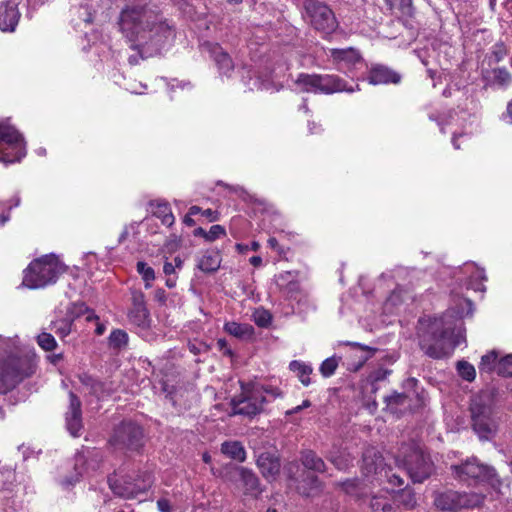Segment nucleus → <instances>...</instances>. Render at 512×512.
<instances>
[{"label": "nucleus", "instance_id": "nucleus-1", "mask_svg": "<svg viewBox=\"0 0 512 512\" xmlns=\"http://www.w3.org/2000/svg\"><path fill=\"white\" fill-rule=\"evenodd\" d=\"M103 2L118 3L129 2L122 9L118 26L120 32L142 58L153 57L165 50L174 39L171 25L146 4L140 5L142 0H102Z\"/></svg>", "mask_w": 512, "mask_h": 512}, {"label": "nucleus", "instance_id": "nucleus-2", "mask_svg": "<svg viewBox=\"0 0 512 512\" xmlns=\"http://www.w3.org/2000/svg\"><path fill=\"white\" fill-rule=\"evenodd\" d=\"M456 309L439 318L423 317L419 320L417 333L421 349L432 358H443L465 341L460 319L473 313L469 299H454Z\"/></svg>", "mask_w": 512, "mask_h": 512}, {"label": "nucleus", "instance_id": "nucleus-3", "mask_svg": "<svg viewBox=\"0 0 512 512\" xmlns=\"http://www.w3.org/2000/svg\"><path fill=\"white\" fill-rule=\"evenodd\" d=\"M282 395L277 387L259 383H241V393L232 400L234 414L253 417L263 411L266 403Z\"/></svg>", "mask_w": 512, "mask_h": 512}, {"label": "nucleus", "instance_id": "nucleus-4", "mask_svg": "<svg viewBox=\"0 0 512 512\" xmlns=\"http://www.w3.org/2000/svg\"><path fill=\"white\" fill-rule=\"evenodd\" d=\"M472 426L481 440H490L498 429L495 416L494 399L490 392H481L474 396L470 405Z\"/></svg>", "mask_w": 512, "mask_h": 512}, {"label": "nucleus", "instance_id": "nucleus-5", "mask_svg": "<svg viewBox=\"0 0 512 512\" xmlns=\"http://www.w3.org/2000/svg\"><path fill=\"white\" fill-rule=\"evenodd\" d=\"M34 372L35 365L28 357H20L12 350L0 353V394H6Z\"/></svg>", "mask_w": 512, "mask_h": 512}, {"label": "nucleus", "instance_id": "nucleus-6", "mask_svg": "<svg viewBox=\"0 0 512 512\" xmlns=\"http://www.w3.org/2000/svg\"><path fill=\"white\" fill-rule=\"evenodd\" d=\"M398 468L403 467L413 482H423L433 470L430 458L415 442L403 444L395 458Z\"/></svg>", "mask_w": 512, "mask_h": 512}, {"label": "nucleus", "instance_id": "nucleus-7", "mask_svg": "<svg viewBox=\"0 0 512 512\" xmlns=\"http://www.w3.org/2000/svg\"><path fill=\"white\" fill-rule=\"evenodd\" d=\"M65 266L53 254L45 255L30 263L25 270L23 285L31 289L43 288L56 282Z\"/></svg>", "mask_w": 512, "mask_h": 512}, {"label": "nucleus", "instance_id": "nucleus-8", "mask_svg": "<svg viewBox=\"0 0 512 512\" xmlns=\"http://www.w3.org/2000/svg\"><path fill=\"white\" fill-rule=\"evenodd\" d=\"M295 83L300 91L315 94L352 93L359 90L358 84L348 85L339 76L332 74H300Z\"/></svg>", "mask_w": 512, "mask_h": 512}, {"label": "nucleus", "instance_id": "nucleus-9", "mask_svg": "<svg viewBox=\"0 0 512 512\" xmlns=\"http://www.w3.org/2000/svg\"><path fill=\"white\" fill-rule=\"evenodd\" d=\"M26 155L22 134L8 121L0 122V162L14 163Z\"/></svg>", "mask_w": 512, "mask_h": 512}, {"label": "nucleus", "instance_id": "nucleus-10", "mask_svg": "<svg viewBox=\"0 0 512 512\" xmlns=\"http://www.w3.org/2000/svg\"><path fill=\"white\" fill-rule=\"evenodd\" d=\"M382 462L383 457L375 448H367L363 453L362 464V471L365 476L368 477L374 474L376 475L377 481L380 483L386 481L392 488L401 487L404 484V480L401 475L397 472H393V468L383 465Z\"/></svg>", "mask_w": 512, "mask_h": 512}, {"label": "nucleus", "instance_id": "nucleus-11", "mask_svg": "<svg viewBox=\"0 0 512 512\" xmlns=\"http://www.w3.org/2000/svg\"><path fill=\"white\" fill-rule=\"evenodd\" d=\"M451 468L455 477L464 483L488 482L493 487L500 484L494 468L479 463L474 457Z\"/></svg>", "mask_w": 512, "mask_h": 512}, {"label": "nucleus", "instance_id": "nucleus-12", "mask_svg": "<svg viewBox=\"0 0 512 512\" xmlns=\"http://www.w3.org/2000/svg\"><path fill=\"white\" fill-rule=\"evenodd\" d=\"M152 478L149 473L143 477L132 479L131 477L122 478L121 480L113 477L108 478L110 489L119 497L125 499L143 500L149 488L152 486Z\"/></svg>", "mask_w": 512, "mask_h": 512}, {"label": "nucleus", "instance_id": "nucleus-13", "mask_svg": "<svg viewBox=\"0 0 512 512\" xmlns=\"http://www.w3.org/2000/svg\"><path fill=\"white\" fill-rule=\"evenodd\" d=\"M304 8L311 25L324 35H330L338 28L334 12L326 4L317 0H308Z\"/></svg>", "mask_w": 512, "mask_h": 512}, {"label": "nucleus", "instance_id": "nucleus-14", "mask_svg": "<svg viewBox=\"0 0 512 512\" xmlns=\"http://www.w3.org/2000/svg\"><path fill=\"white\" fill-rule=\"evenodd\" d=\"M484 496L475 492L446 491L435 498V505L445 511H457L462 508H474L481 505Z\"/></svg>", "mask_w": 512, "mask_h": 512}, {"label": "nucleus", "instance_id": "nucleus-15", "mask_svg": "<svg viewBox=\"0 0 512 512\" xmlns=\"http://www.w3.org/2000/svg\"><path fill=\"white\" fill-rule=\"evenodd\" d=\"M143 438L142 428L133 422H122L114 431L111 443L128 449H138Z\"/></svg>", "mask_w": 512, "mask_h": 512}, {"label": "nucleus", "instance_id": "nucleus-16", "mask_svg": "<svg viewBox=\"0 0 512 512\" xmlns=\"http://www.w3.org/2000/svg\"><path fill=\"white\" fill-rule=\"evenodd\" d=\"M326 55L330 57L338 70L347 71L363 64V59L354 48L328 49Z\"/></svg>", "mask_w": 512, "mask_h": 512}, {"label": "nucleus", "instance_id": "nucleus-17", "mask_svg": "<svg viewBox=\"0 0 512 512\" xmlns=\"http://www.w3.org/2000/svg\"><path fill=\"white\" fill-rule=\"evenodd\" d=\"M131 323L139 327H146L149 323V311L146 306L145 295L140 290L131 291V308L128 312Z\"/></svg>", "mask_w": 512, "mask_h": 512}, {"label": "nucleus", "instance_id": "nucleus-18", "mask_svg": "<svg viewBox=\"0 0 512 512\" xmlns=\"http://www.w3.org/2000/svg\"><path fill=\"white\" fill-rule=\"evenodd\" d=\"M94 456H96L95 451H87V455L85 454V452L77 453L75 455V464H74L76 475L71 478H65L61 482V485L64 488H68L69 486L78 482L80 477H82L84 474H88V468H91L92 470H95L96 468H98L99 465L93 459Z\"/></svg>", "mask_w": 512, "mask_h": 512}, {"label": "nucleus", "instance_id": "nucleus-19", "mask_svg": "<svg viewBox=\"0 0 512 512\" xmlns=\"http://www.w3.org/2000/svg\"><path fill=\"white\" fill-rule=\"evenodd\" d=\"M66 426L72 436H80L82 430L81 402L73 392H70V405L66 413Z\"/></svg>", "mask_w": 512, "mask_h": 512}, {"label": "nucleus", "instance_id": "nucleus-20", "mask_svg": "<svg viewBox=\"0 0 512 512\" xmlns=\"http://www.w3.org/2000/svg\"><path fill=\"white\" fill-rule=\"evenodd\" d=\"M203 48L213 58L219 72L222 75L230 76V72L234 69V64L229 54L217 43H205Z\"/></svg>", "mask_w": 512, "mask_h": 512}, {"label": "nucleus", "instance_id": "nucleus-21", "mask_svg": "<svg viewBox=\"0 0 512 512\" xmlns=\"http://www.w3.org/2000/svg\"><path fill=\"white\" fill-rule=\"evenodd\" d=\"M19 11L15 2L8 1L0 8V29L3 32L15 30L19 21Z\"/></svg>", "mask_w": 512, "mask_h": 512}, {"label": "nucleus", "instance_id": "nucleus-22", "mask_svg": "<svg viewBox=\"0 0 512 512\" xmlns=\"http://www.w3.org/2000/svg\"><path fill=\"white\" fill-rule=\"evenodd\" d=\"M467 275L466 285L468 289L483 292L485 290L483 282L486 280L485 271L474 263H466L462 269Z\"/></svg>", "mask_w": 512, "mask_h": 512}, {"label": "nucleus", "instance_id": "nucleus-23", "mask_svg": "<svg viewBox=\"0 0 512 512\" xmlns=\"http://www.w3.org/2000/svg\"><path fill=\"white\" fill-rule=\"evenodd\" d=\"M368 80L369 83L373 85L398 83L400 81V76L387 67L375 66L371 69Z\"/></svg>", "mask_w": 512, "mask_h": 512}, {"label": "nucleus", "instance_id": "nucleus-24", "mask_svg": "<svg viewBox=\"0 0 512 512\" xmlns=\"http://www.w3.org/2000/svg\"><path fill=\"white\" fill-rule=\"evenodd\" d=\"M512 84V74L505 67L491 70L487 85L494 89L506 90Z\"/></svg>", "mask_w": 512, "mask_h": 512}, {"label": "nucleus", "instance_id": "nucleus-25", "mask_svg": "<svg viewBox=\"0 0 512 512\" xmlns=\"http://www.w3.org/2000/svg\"><path fill=\"white\" fill-rule=\"evenodd\" d=\"M257 465L267 479H274L280 471L279 460L269 453H262L257 459Z\"/></svg>", "mask_w": 512, "mask_h": 512}, {"label": "nucleus", "instance_id": "nucleus-26", "mask_svg": "<svg viewBox=\"0 0 512 512\" xmlns=\"http://www.w3.org/2000/svg\"><path fill=\"white\" fill-rule=\"evenodd\" d=\"M221 264V255L218 251L207 250L198 258V268L203 272H215Z\"/></svg>", "mask_w": 512, "mask_h": 512}, {"label": "nucleus", "instance_id": "nucleus-27", "mask_svg": "<svg viewBox=\"0 0 512 512\" xmlns=\"http://www.w3.org/2000/svg\"><path fill=\"white\" fill-rule=\"evenodd\" d=\"M152 214L161 219L163 225L170 227L175 221V217L167 202L156 200L150 203Z\"/></svg>", "mask_w": 512, "mask_h": 512}, {"label": "nucleus", "instance_id": "nucleus-28", "mask_svg": "<svg viewBox=\"0 0 512 512\" xmlns=\"http://www.w3.org/2000/svg\"><path fill=\"white\" fill-rule=\"evenodd\" d=\"M239 473L241 482L244 487V493L253 497H257L261 493L257 476L252 471L243 467L239 469Z\"/></svg>", "mask_w": 512, "mask_h": 512}, {"label": "nucleus", "instance_id": "nucleus-29", "mask_svg": "<svg viewBox=\"0 0 512 512\" xmlns=\"http://www.w3.org/2000/svg\"><path fill=\"white\" fill-rule=\"evenodd\" d=\"M221 452L227 457L244 462L246 459V451L243 445L238 441H226L221 445Z\"/></svg>", "mask_w": 512, "mask_h": 512}, {"label": "nucleus", "instance_id": "nucleus-30", "mask_svg": "<svg viewBox=\"0 0 512 512\" xmlns=\"http://www.w3.org/2000/svg\"><path fill=\"white\" fill-rule=\"evenodd\" d=\"M289 368L292 372L296 373L297 377L304 386H308L311 383L310 375L313 371L309 364L301 361L293 360L289 364Z\"/></svg>", "mask_w": 512, "mask_h": 512}, {"label": "nucleus", "instance_id": "nucleus-31", "mask_svg": "<svg viewBox=\"0 0 512 512\" xmlns=\"http://www.w3.org/2000/svg\"><path fill=\"white\" fill-rule=\"evenodd\" d=\"M129 336L122 329H115L110 333L108 338L109 347L114 350H122L128 345Z\"/></svg>", "mask_w": 512, "mask_h": 512}, {"label": "nucleus", "instance_id": "nucleus-32", "mask_svg": "<svg viewBox=\"0 0 512 512\" xmlns=\"http://www.w3.org/2000/svg\"><path fill=\"white\" fill-rule=\"evenodd\" d=\"M302 463L307 469L316 472H323L325 468L324 461L313 451H306L302 454Z\"/></svg>", "mask_w": 512, "mask_h": 512}, {"label": "nucleus", "instance_id": "nucleus-33", "mask_svg": "<svg viewBox=\"0 0 512 512\" xmlns=\"http://www.w3.org/2000/svg\"><path fill=\"white\" fill-rule=\"evenodd\" d=\"M373 512H400L398 507L393 506L387 497L374 496L370 502Z\"/></svg>", "mask_w": 512, "mask_h": 512}, {"label": "nucleus", "instance_id": "nucleus-34", "mask_svg": "<svg viewBox=\"0 0 512 512\" xmlns=\"http://www.w3.org/2000/svg\"><path fill=\"white\" fill-rule=\"evenodd\" d=\"M136 270L141 275L143 281L145 282V288H151L152 282L155 280L154 269L148 266L147 263L139 261L137 262Z\"/></svg>", "mask_w": 512, "mask_h": 512}, {"label": "nucleus", "instance_id": "nucleus-35", "mask_svg": "<svg viewBox=\"0 0 512 512\" xmlns=\"http://www.w3.org/2000/svg\"><path fill=\"white\" fill-rule=\"evenodd\" d=\"M72 321L69 318H62L51 322V330L59 337L65 338L71 332Z\"/></svg>", "mask_w": 512, "mask_h": 512}, {"label": "nucleus", "instance_id": "nucleus-36", "mask_svg": "<svg viewBox=\"0 0 512 512\" xmlns=\"http://www.w3.org/2000/svg\"><path fill=\"white\" fill-rule=\"evenodd\" d=\"M498 362V355L495 351H491L482 356L481 362L479 364L480 372H492L496 371V366Z\"/></svg>", "mask_w": 512, "mask_h": 512}, {"label": "nucleus", "instance_id": "nucleus-37", "mask_svg": "<svg viewBox=\"0 0 512 512\" xmlns=\"http://www.w3.org/2000/svg\"><path fill=\"white\" fill-rule=\"evenodd\" d=\"M401 290H394L384 303V312L393 314L402 303Z\"/></svg>", "mask_w": 512, "mask_h": 512}, {"label": "nucleus", "instance_id": "nucleus-38", "mask_svg": "<svg viewBox=\"0 0 512 512\" xmlns=\"http://www.w3.org/2000/svg\"><path fill=\"white\" fill-rule=\"evenodd\" d=\"M224 330L236 337H243L250 333L251 327L248 325L239 324L237 322H227L224 325Z\"/></svg>", "mask_w": 512, "mask_h": 512}, {"label": "nucleus", "instance_id": "nucleus-39", "mask_svg": "<svg viewBox=\"0 0 512 512\" xmlns=\"http://www.w3.org/2000/svg\"><path fill=\"white\" fill-rule=\"evenodd\" d=\"M496 372L498 375L504 377L512 376V354L506 355L498 360Z\"/></svg>", "mask_w": 512, "mask_h": 512}, {"label": "nucleus", "instance_id": "nucleus-40", "mask_svg": "<svg viewBox=\"0 0 512 512\" xmlns=\"http://www.w3.org/2000/svg\"><path fill=\"white\" fill-rule=\"evenodd\" d=\"M340 358L336 356L325 359L320 365V372L324 377H330L334 374L339 365Z\"/></svg>", "mask_w": 512, "mask_h": 512}, {"label": "nucleus", "instance_id": "nucleus-41", "mask_svg": "<svg viewBox=\"0 0 512 512\" xmlns=\"http://www.w3.org/2000/svg\"><path fill=\"white\" fill-rule=\"evenodd\" d=\"M457 371L459 375L466 381H473L476 376L475 368L467 361H459L457 363Z\"/></svg>", "mask_w": 512, "mask_h": 512}, {"label": "nucleus", "instance_id": "nucleus-42", "mask_svg": "<svg viewBox=\"0 0 512 512\" xmlns=\"http://www.w3.org/2000/svg\"><path fill=\"white\" fill-rule=\"evenodd\" d=\"M37 343L45 351H52L57 347L55 338L47 332H42L37 336Z\"/></svg>", "mask_w": 512, "mask_h": 512}, {"label": "nucleus", "instance_id": "nucleus-43", "mask_svg": "<svg viewBox=\"0 0 512 512\" xmlns=\"http://www.w3.org/2000/svg\"><path fill=\"white\" fill-rule=\"evenodd\" d=\"M253 319L259 327H267L272 320L271 314L265 309H256L253 313Z\"/></svg>", "mask_w": 512, "mask_h": 512}, {"label": "nucleus", "instance_id": "nucleus-44", "mask_svg": "<svg viewBox=\"0 0 512 512\" xmlns=\"http://www.w3.org/2000/svg\"><path fill=\"white\" fill-rule=\"evenodd\" d=\"M287 298L298 300V295L301 293L300 285L296 280V277L292 279L290 283L287 284L285 288L281 290Z\"/></svg>", "mask_w": 512, "mask_h": 512}, {"label": "nucleus", "instance_id": "nucleus-45", "mask_svg": "<svg viewBox=\"0 0 512 512\" xmlns=\"http://www.w3.org/2000/svg\"><path fill=\"white\" fill-rule=\"evenodd\" d=\"M393 9H398L404 14H410L412 9V0H385Z\"/></svg>", "mask_w": 512, "mask_h": 512}, {"label": "nucleus", "instance_id": "nucleus-46", "mask_svg": "<svg viewBox=\"0 0 512 512\" xmlns=\"http://www.w3.org/2000/svg\"><path fill=\"white\" fill-rule=\"evenodd\" d=\"M330 460L339 470L347 469L349 464L351 463V458L347 454H339L337 456L332 455Z\"/></svg>", "mask_w": 512, "mask_h": 512}, {"label": "nucleus", "instance_id": "nucleus-47", "mask_svg": "<svg viewBox=\"0 0 512 512\" xmlns=\"http://www.w3.org/2000/svg\"><path fill=\"white\" fill-rule=\"evenodd\" d=\"M347 345H350L354 350L355 352H361V355L358 357L359 358V363L356 367V369H358L360 366H362L369 358V355L367 353L368 351V348L359 344V343H356V342H347L346 343Z\"/></svg>", "mask_w": 512, "mask_h": 512}, {"label": "nucleus", "instance_id": "nucleus-48", "mask_svg": "<svg viewBox=\"0 0 512 512\" xmlns=\"http://www.w3.org/2000/svg\"><path fill=\"white\" fill-rule=\"evenodd\" d=\"M295 276L296 275L290 271L281 272L275 276V283L277 287L282 290L292 281L293 278H295Z\"/></svg>", "mask_w": 512, "mask_h": 512}, {"label": "nucleus", "instance_id": "nucleus-49", "mask_svg": "<svg viewBox=\"0 0 512 512\" xmlns=\"http://www.w3.org/2000/svg\"><path fill=\"white\" fill-rule=\"evenodd\" d=\"M225 235H226V231L223 226L213 225L210 227L209 231H207L205 240L212 242V241H214L220 237H223Z\"/></svg>", "mask_w": 512, "mask_h": 512}, {"label": "nucleus", "instance_id": "nucleus-50", "mask_svg": "<svg viewBox=\"0 0 512 512\" xmlns=\"http://www.w3.org/2000/svg\"><path fill=\"white\" fill-rule=\"evenodd\" d=\"M399 502H401L405 507L412 508L416 504V499L414 493L410 490H405L399 495Z\"/></svg>", "mask_w": 512, "mask_h": 512}, {"label": "nucleus", "instance_id": "nucleus-51", "mask_svg": "<svg viewBox=\"0 0 512 512\" xmlns=\"http://www.w3.org/2000/svg\"><path fill=\"white\" fill-rule=\"evenodd\" d=\"M406 400H407V396L405 394H401V393H395L391 396L386 397L387 405L391 409H394L393 408L394 405H404Z\"/></svg>", "mask_w": 512, "mask_h": 512}, {"label": "nucleus", "instance_id": "nucleus-52", "mask_svg": "<svg viewBox=\"0 0 512 512\" xmlns=\"http://www.w3.org/2000/svg\"><path fill=\"white\" fill-rule=\"evenodd\" d=\"M81 381L86 384V385H91V390L92 392L98 397L100 398V394H99V390L101 388V384L99 382H96L94 381L93 379H91L90 377L88 376H84L83 378L81 377Z\"/></svg>", "mask_w": 512, "mask_h": 512}, {"label": "nucleus", "instance_id": "nucleus-53", "mask_svg": "<svg viewBox=\"0 0 512 512\" xmlns=\"http://www.w3.org/2000/svg\"><path fill=\"white\" fill-rule=\"evenodd\" d=\"M247 85L250 90L267 89V87H268V85L265 82L260 81L259 78H255V79L250 78Z\"/></svg>", "mask_w": 512, "mask_h": 512}, {"label": "nucleus", "instance_id": "nucleus-54", "mask_svg": "<svg viewBox=\"0 0 512 512\" xmlns=\"http://www.w3.org/2000/svg\"><path fill=\"white\" fill-rule=\"evenodd\" d=\"M344 489L348 494L359 496V494L356 491L357 488V482L356 481H347L343 483Z\"/></svg>", "mask_w": 512, "mask_h": 512}, {"label": "nucleus", "instance_id": "nucleus-55", "mask_svg": "<svg viewBox=\"0 0 512 512\" xmlns=\"http://www.w3.org/2000/svg\"><path fill=\"white\" fill-rule=\"evenodd\" d=\"M493 54H494L495 60L497 62L501 61L504 58L505 54H506L505 47L502 44L501 45H496L494 47Z\"/></svg>", "mask_w": 512, "mask_h": 512}, {"label": "nucleus", "instance_id": "nucleus-56", "mask_svg": "<svg viewBox=\"0 0 512 512\" xmlns=\"http://www.w3.org/2000/svg\"><path fill=\"white\" fill-rule=\"evenodd\" d=\"M502 120L508 124H512V100L508 102L506 111L502 114Z\"/></svg>", "mask_w": 512, "mask_h": 512}, {"label": "nucleus", "instance_id": "nucleus-57", "mask_svg": "<svg viewBox=\"0 0 512 512\" xmlns=\"http://www.w3.org/2000/svg\"><path fill=\"white\" fill-rule=\"evenodd\" d=\"M157 506L160 512H171L170 503L166 499H159L157 501Z\"/></svg>", "mask_w": 512, "mask_h": 512}, {"label": "nucleus", "instance_id": "nucleus-58", "mask_svg": "<svg viewBox=\"0 0 512 512\" xmlns=\"http://www.w3.org/2000/svg\"><path fill=\"white\" fill-rule=\"evenodd\" d=\"M163 272L165 275L170 276L172 274H175L176 269L172 262H165L163 266Z\"/></svg>", "mask_w": 512, "mask_h": 512}, {"label": "nucleus", "instance_id": "nucleus-59", "mask_svg": "<svg viewBox=\"0 0 512 512\" xmlns=\"http://www.w3.org/2000/svg\"><path fill=\"white\" fill-rule=\"evenodd\" d=\"M173 265L176 270H181L183 267V260L179 256H176L173 260Z\"/></svg>", "mask_w": 512, "mask_h": 512}, {"label": "nucleus", "instance_id": "nucleus-60", "mask_svg": "<svg viewBox=\"0 0 512 512\" xmlns=\"http://www.w3.org/2000/svg\"><path fill=\"white\" fill-rule=\"evenodd\" d=\"M268 245H269V247H271L274 250H278V248H279L278 241L274 237H271L268 239Z\"/></svg>", "mask_w": 512, "mask_h": 512}, {"label": "nucleus", "instance_id": "nucleus-61", "mask_svg": "<svg viewBox=\"0 0 512 512\" xmlns=\"http://www.w3.org/2000/svg\"><path fill=\"white\" fill-rule=\"evenodd\" d=\"M250 263L256 267L260 266L262 263V258L260 256H253L250 258Z\"/></svg>", "mask_w": 512, "mask_h": 512}, {"label": "nucleus", "instance_id": "nucleus-62", "mask_svg": "<svg viewBox=\"0 0 512 512\" xmlns=\"http://www.w3.org/2000/svg\"><path fill=\"white\" fill-rule=\"evenodd\" d=\"M177 277H168L166 280V286L168 288H174L176 286Z\"/></svg>", "mask_w": 512, "mask_h": 512}, {"label": "nucleus", "instance_id": "nucleus-63", "mask_svg": "<svg viewBox=\"0 0 512 512\" xmlns=\"http://www.w3.org/2000/svg\"><path fill=\"white\" fill-rule=\"evenodd\" d=\"M236 249L239 253H245L249 249V246L245 245V244L238 243V244H236Z\"/></svg>", "mask_w": 512, "mask_h": 512}, {"label": "nucleus", "instance_id": "nucleus-64", "mask_svg": "<svg viewBox=\"0 0 512 512\" xmlns=\"http://www.w3.org/2000/svg\"><path fill=\"white\" fill-rule=\"evenodd\" d=\"M308 128H309V131H310V133H311V134L317 133V132H318V130H319V129H318L319 127H318V126H317V124H316V123H314V122H309V124H308Z\"/></svg>", "mask_w": 512, "mask_h": 512}]
</instances>
